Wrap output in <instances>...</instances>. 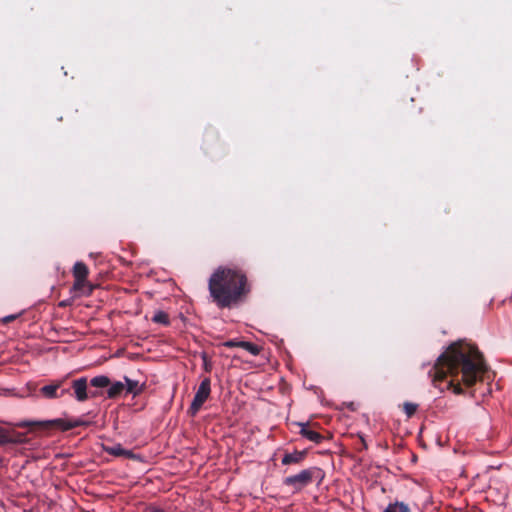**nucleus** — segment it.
<instances>
[{
  "instance_id": "obj_1",
  "label": "nucleus",
  "mask_w": 512,
  "mask_h": 512,
  "mask_svg": "<svg viewBox=\"0 0 512 512\" xmlns=\"http://www.w3.org/2000/svg\"><path fill=\"white\" fill-rule=\"evenodd\" d=\"M487 367L484 358L474 345L458 341L450 344L437 358L429 371L432 383L440 388V383L450 377L446 389L462 394V385L473 386L483 380Z\"/></svg>"
},
{
  "instance_id": "obj_2",
  "label": "nucleus",
  "mask_w": 512,
  "mask_h": 512,
  "mask_svg": "<svg viewBox=\"0 0 512 512\" xmlns=\"http://www.w3.org/2000/svg\"><path fill=\"white\" fill-rule=\"evenodd\" d=\"M210 300L219 309H231L250 292L246 274L240 269L218 267L209 277Z\"/></svg>"
},
{
  "instance_id": "obj_3",
  "label": "nucleus",
  "mask_w": 512,
  "mask_h": 512,
  "mask_svg": "<svg viewBox=\"0 0 512 512\" xmlns=\"http://www.w3.org/2000/svg\"><path fill=\"white\" fill-rule=\"evenodd\" d=\"M90 421L80 418L65 420L62 418L51 420H22L15 424L18 428H29L31 432H37L42 436H50L54 431H68L80 426H89Z\"/></svg>"
},
{
  "instance_id": "obj_4",
  "label": "nucleus",
  "mask_w": 512,
  "mask_h": 512,
  "mask_svg": "<svg viewBox=\"0 0 512 512\" xmlns=\"http://www.w3.org/2000/svg\"><path fill=\"white\" fill-rule=\"evenodd\" d=\"M322 470L318 467H310L301 470L295 475L285 477L283 484L291 487L294 493L300 492L302 489L310 485L316 478H320Z\"/></svg>"
},
{
  "instance_id": "obj_5",
  "label": "nucleus",
  "mask_w": 512,
  "mask_h": 512,
  "mask_svg": "<svg viewBox=\"0 0 512 512\" xmlns=\"http://www.w3.org/2000/svg\"><path fill=\"white\" fill-rule=\"evenodd\" d=\"M72 273L74 277L73 290L81 292L82 295H91L95 286L87 281L89 274L88 266L84 262H76L73 266Z\"/></svg>"
},
{
  "instance_id": "obj_6",
  "label": "nucleus",
  "mask_w": 512,
  "mask_h": 512,
  "mask_svg": "<svg viewBox=\"0 0 512 512\" xmlns=\"http://www.w3.org/2000/svg\"><path fill=\"white\" fill-rule=\"evenodd\" d=\"M210 393H211V380H210V378L206 377L201 381V383L197 389V392L194 395L193 401H192L190 407L188 408L189 415L195 416L199 412V410L201 409L203 404L209 398Z\"/></svg>"
},
{
  "instance_id": "obj_7",
  "label": "nucleus",
  "mask_w": 512,
  "mask_h": 512,
  "mask_svg": "<svg viewBox=\"0 0 512 512\" xmlns=\"http://www.w3.org/2000/svg\"><path fill=\"white\" fill-rule=\"evenodd\" d=\"M88 379L87 377H80L77 379H73L70 382L71 393L70 396L73 397L78 402H85L88 400Z\"/></svg>"
},
{
  "instance_id": "obj_8",
  "label": "nucleus",
  "mask_w": 512,
  "mask_h": 512,
  "mask_svg": "<svg viewBox=\"0 0 512 512\" xmlns=\"http://www.w3.org/2000/svg\"><path fill=\"white\" fill-rule=\"evenodd\" d=\"M68 381V377H64L59 380H54L50 384H47L39 389V392L42 397L45 399H59L58 391L66 384Z\"/></svg>"
},
{
  "instance_id": "obj_9",
  "label": "nucleus",
  "mask_w": 512,
  "mask_h": 512,
  "mask_svg": "<svg viewBox=\"0 0 512 512\" xmlns=\"http://www.w3.org/2000/svg\"><path fill=\"white\" fill-rule=\"evenodd\" d=\"M103 449L106 453H108L109 455L115 456V457H123L126 459H136L137 458L132 450L123 448L121 444H115L112 446H104Z\"/></svg>"
},
{
  "instance_id": "obj_10",
  "label": "nucleus",
  "mask_w": 512,
  "mask_h": 512,
  "mask_svg": "<svg viewBox=\"0 0 512 512\" xmlns=\"http://www.w3.org/2000/svg\"><path fill=\"white\" fill-rule=\"evenodd\" d=\"M301 427L300 435L316 444H320L324 440V436L315 430L310 429V423H299Z\"/></svg>"
},
{
  "instance_id": "obj_11",
  "label": "nucleus",
  "mask_w": 512,
  "mask_h": 512,
  "mask_svg": "<svg viewBox=\"0 0 512 512\" xmlns=\"http://www.w3.org/2000/svg\"><path fill=\"white\" fill-rule=\"evenodd\" d=\"M306 451H294L292 453H285L281 459L282 465L300 464L306 458Z\"/></svg>"
},
{
  "instance_id": "obj_12",
  "label": "nucleus",
  "mask_w": 512,
  "mask_h": 512,
  "mask_svg": "<svg viewBox=\"0 0 512 512\" xmlns=\"http://www.w3.org/2000/svg\"><path fill=\"white\" fill-rule=\"evenodd\" d=\"M107 388V397L115 399L123 393L125 390V384L118 381L111 383Z\"/></svg>"
},
{
  "instance_id": "obj_13",
  "label": "nucleus",
  "mask_w": 512,
  "mask_h": 512,
  "mask_svg": "<svg viewBox=\"0 0 512 512\" xmlns=\"http://www.w3.org/2000/svg\"><path fill=\"white\" fill-rule=\"evenodd\" d=\"M88 384L92 388H96V389L100 390L102 388H107L111 384V381H110L109 377H107L105 375H99V376L93 377L90 380V382H88Z\"/></svg>"
},
{
  "instance_id": "obj_14",
  "label": "nucleus",
  "mask_w": 512,
  "mask_h": 512,
  "mask_svg": "<svg viewBox=\"0 0 512 512\" xmlns=\"http://www.w3.org/2000/svg\"><path fill=\"white\" fill-rule=\"evenodd\" d=\"M124 379L126 393L136 396L143 391V387L139 385L138 381L132 380L128 377H124Z\"/></svg>"
},
{
  "instance_id": "obj_15",
  "label": "nucleus",
  "mask_w": 512,
  "mask_h": 512,
  "mask_svg": "<svg viewBox=\"0 0 512 512\" xmlns=\"http://www.w3.org/2000/svg\"><path fill=\"white\" fill-rule=\"evenodd\" d=\"M8 443L13 444H24L28 442V438L25 433L17 432V431H9L8 430Z\"/></svg>"
},
{
  "instance_id": "obj_16",
  "label": "nucleus",
  "mask_w": 512,
  "mask_h": 512,
  "mask_svg": "<svg viewBox=\"0 0 512 512\" xmlns=\"http://www.w3.org/2000/svg\"><path fill=\"white\" fill-rule=\"evenodd\" d=\"M154 323L168 326L170 324L169 315L164 311H157L152 317Z\"/></svg>"
},
{
  "instance_id": "obj_17",
  "label": "nucleus",
  "mask_w": 512,
  "mask_h": 512,
  "mask_svg": "<svg viewBox=\"0 0 512 512\" xmlns=\"http://www.w3.org/2000/svg\"><path fill=\"white\" fill-rule=\"evenodd\" d=\"M384 512H410L409 507L403 502L389 504Z\"/></svg>"
},
{
  "instance_id": "obj_18",
  "label": "nucleus",
  "mask_w": 512,
  "mask_h": 512,
  "mask_svg": "<svg viewBox=\"0 0 512 512\" xmlns=\"http://www.w3.org/2000/svg\"><path fill=\"white\" fill-rule=\"evenodd\" d=\"M240 345H241V348L245 349L246 351H248L250 354H252L254 356L260 354L261 348L252 342L243 341L240 343Z\"/></svg>"
},
{
  "instance_id": "obj_19",
  "label": "nucleus",
  "mask_w": 512,
  "mask_h": 512,
  "mask_svg": "<svg viewBox=\"0 0 512 512\" xmlns=\"http://www.w3.org/2000/svg\"><path fill=\"white\" fill-rule=\"evenodd\" d=\"M418 404L412 402H405L403 404V411L408 418H411L417 411Z\"/></svg>"
},
{
  "instance_id": "obj_20",
  "label": "nucleus",
  "mask_w": 512,
  "mask_h": 512,
  "mask_svg": "<svg viewBox=\"0 0 512 512\" xmlns=\"http://www.w3.org/2000/svg\"><path fill=\"white\" fill-rule=\"evenodd\" d=\"M8 430L0 426V446L8 444Z\"/></svg>"
},
{
  "instance_id": "obj_21",
  "label": "nucleus",
  "mask_w": 512,
  "mask_h": 512,
  "mask_svg": "<svg viewBox=\"0 0 512 512\" xmlns=\"http://www.w3.org/2000/svg\"><path fill=\"white\" fill-rule=\"evenodd\" d=\"M70 393H71L70 384L67 386V383L63 384V386L58 391L59 398H62L67 394L70 395Z\"/></svg>"
},
{
  "instance_id": "obj_22",
  "label": "nucleus",
  "mask_w": 512,
  "mask_h": 512,
  "mask_svg": "<svg viewBox=\"0 0 512 512\" xmlns=\"http://www.w3.org/2000/svg\"><path fill=\"white\" fill-rule=\"evenodd\" d=\"M242 341H237V340H228L226 342L223 343V346L227 347V348H234V347H240L241 348V343Z\"/></svg>"
},
{
  "instance_id": "obj_23",
  "label": "nucleus",
  "mask_w": 512,
  "mask_h": 512,
  "mask_svg": "<svg viewBox=\"0 0 512 512\" xmlns=\"http://www.w3.org/2000/svg\"><path fill=\"white\" fill-rule=\"evenodd\" d=\"M102 395V392L99 389H88V399L98 398Z\"/></svg>"
},
{
  "instance_id": "obj_24",
  "label": "nucleus",
  "mask_w": 512,
  "mask_h": 512,
  "mask_svg": "<svg viewBox=\"0 0 512 512\" xmlns=\"http://www.w3.org/2000/svg\"><path fill=\"white\" fill-rule=\"evenodd\" d=\"M17 318V315H8L2 319L3 323H10Z\"/></svg>"
},
{
  "instance_id": "obj_25",
  "label": "nucleus",
  "mask_w": 512,
  "mask_h": 512,
  "mask_svg": "<svg viewBox=\"0 0 512 512\" xmlns=\"http://www.w3.org/2000/svg\"><path fill=\"white\" fill-rule=\"evenodd\" d=\"M361 442H362L363 448L366 449L367 448V444H366V441L364 440L363 437H361Z\"/></svg>"
},
{
  "instance_id": "obj_26",
  "label": "nucleus",
  "mask_w": 512,
  "mask_h": 512,
  "mask_svg": "<svg viewBox=\"0 0 512 512\" xmlns=\"http://www.w3.org/2000/svg\"><path fill=\"white\" fill-rule=\"evenodd\" d=\"M59 305H60L61 307H65V306H66V302H65V301H62V302H60V304H59Z\"/></svg>"
}]
</instances>
